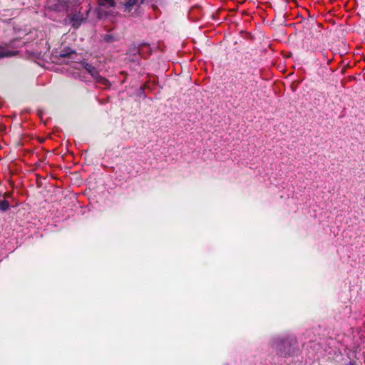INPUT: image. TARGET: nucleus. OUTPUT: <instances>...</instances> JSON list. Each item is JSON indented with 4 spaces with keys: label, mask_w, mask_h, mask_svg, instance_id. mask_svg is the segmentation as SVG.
Returning a JSON list of instances; mask_svg holds the SVG:
<instances>
[{
    "label": "nucleus",
    "mask_w": 365,
    "mask_h": 365,
    "mask_svg": "<svg viewBox=\"0 0 365 365\" xmlns=\"http://www.w3.org/2000/svg\"><path fill=\"white\" fill-rule=\"evenodd\" d=\"M272 346L282 355L289 354L291 341L287 339L277 337L272 341Z\"/></svg>",
    "instance_id": "obj_1"
},
{
    "label": "nucleus",
    "mask_w": 365,
    "mask_h": 365,
    "mask_svg": "<svg viewBox=\"0 0 365 365\" xmlns=\"http://www.w3.org/2000/svg\"><path fill=\"white\" fill-rule=\"evenodd\" d=\"M138 0H124L123 2L124 5V11L130 13L131 11L132 7L135 6Z\"/></svg>",
    "instance_id": "obj_2"
},
{
    "label": "nucleus",
    "mask_w": 365,
    "mask_h": 365,
    "mask_svg": "<svg viewBox=\"0 0 365 365\" xmlns=\"http://www.w3.org/2000/svg\"><path fill=\"white\" fill-rule=\"evenodd\" d=\"M85 68L94 78H97L98 77V72L91 65H89L88 63L86 64Z\"/></svg>",
    "instance_id": "obj_3"
},
{
    "label": "nucleus",
    "mask_w": 365,
    "mask_h": 365,
    "mask_svg": "<svg viewBox=\"0 0 365 365\" xmlns=\"http://www.w3.org/2000/svg\"><path fill=\"white\" fill-rule=\"evenodd\" d=\"M99 5L106 8L113 7L115 6L114 0H99Z\"/></svg>",
    "instance_id": "obj_4"
},
{
    "label": "nucleus",
    "mask_w": 365,
    "mask_h": 365,
    "mask_svg": "<svg viewBox=\"0 0 365 365\" xmlns=\"http://www.w3.org/2000/svg\"><path fill=\"white\" fill-rule=\"evenodd\" d=\"M16 54V52H11L9 50L0 47V58L9 57Z\"/></svg>",
    "instance_id": "obj_5"
},
{
    "label": "nucleus",
    "mask_w": 365,
    "mask_h": 365,
    "mask_svg": "<svg viewBox=\"0 0 365 365\" xmlns=\"http://www.w3.org/2000/svg\"><path fill=\"white\" fill-rule=\"evenodd\" d=\"M9 207V202L6 200H1L0 201V210L5 211Z\"/></svg>",
    "instance_id": "obj_6"
},
{
    "label": "nucleus",
    "mask_w": 365,
    "mask_h": 365,
    "mask_svg": "<svg viewBox=\"0 0 365 365\" xmlns=\"http://www.w3.org/2000/svg\"><path fill=\"white\" fill-rule=\"evenodd\" d=\"M78 24H76V22H73V26H78Z\"/></svg>",
    "instance_id": "obj_7"
},
{
    "label": "nucleus",
    "mask_w": 365,
    "mask_h": 365,
    "mask_svg": "<svg viewBox=\"0 0 365 365\" xmlns=\"http://www.w3.org/2000/svg\"><path fill=\"white\" fill-rule=\"evenodd\" d=\"M346 365H354V364L353 363L350 362V363H349V364H346Z\"/></svg>",
    "instance_id": "obj_8"
}]
</instances>
